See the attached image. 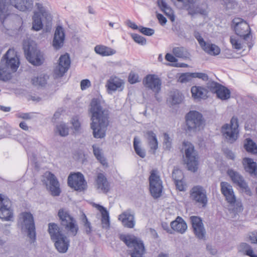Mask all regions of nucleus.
Segmentation results:
<instances>
[{
	"label": "nucleus",
	"mask_w": 257,
	"mask_h": 257,
	"mask_svg": "<svg viewBox=\"0 0 257 257\" xmlns=\"http://www.w3.org/2000/svg\"><path fill=\"white\" fill-rule=\"evenodd\" d=\"M240 251L243 252L244 255L249 257H257V255L254 253L251 246L248 243L242 242L239 245Z\"/></svg>",
	"instance_id": "nucleus-38"
},
{
	"label": "nucleus",
	"mask_w": 257,
	"mask_h": 257,
	"mask_svg": "<svg viewBox=\"0 0 257 257\" xmlns=\"http://www.w3.org/2000/svg\"><path fill=\"white\" fill-rule=\"evenodd\" d=\"M175 161V159H170L169 161L168 170H172V177L174 182V185L176 189H177V175L176 171H177V168L175 166L173 165V164Z\"/></svg>",
	"instance_id": "nucleus-46"
},
{
	"label": "nucleus",
	"mask_w": 257,
	"mask_h": 257,
	"mask_svg": "<svg viewBox=\"0 0 257 257\" xmlns=\"http://www.w3.org/2000/svg\"><path fill=\"white\" fill-rule=\"evenodd\" d=\"M65 32L61 26H58L55 30L52 45L56 50H59L63 47L65 40Z\"/></svg>",
	"instance_id": "nucleus-21"
},
{
	"label": "nucleus",
	"mask_w": 257,
	"mask_h": 257,
	"mask_svg": "<svg viewBox=\"0 0 257 257\" xmlns=\"http://www.w3.org/2000/svg\"><path fill=\"white\" fill-rule=\"evenodd\" d=\"M90 111L92 121L90 127L93 137L96 139L104 138L109 124V111L102 107L99 98H94L90 103Z\"/></svg>",
	"instance_id": "nucleus-1"
},
{
	"label": "nucleus",
	"mask_w": 257,
	"mask_h": 257,
	"mask_svg": "<svg viewBox=\"0 0 257 257\" xmlns=\"http://www.w3.org/2000/svg\"><path fill=\"white\" fill-rule=\"evenodd\" d=\"M121 85V80L116 78L109 79L107 83V89L110 91L116 90Z\"/></svg>",
	"instance_id": "nucleus-41"
},
{
	"label": "nucleus",
	"mask_w": 257,
	"mask_h": 257,
	"mask_svg": "<svg viewBox=\"0 0 257 257\" xmlns=\"http://www.w3.org/2000/svg\"><path fill=\"white\" fill-rule=\"evenodd\" d=\"M182 150L184 152V162L187 169L192 172H196L198 169L199 157L194 146L191 142L184 141Z\"/></svg>",
	"instance_id": "nucleus-2"
},
{
	"label": "nucleus",
	"mask_w": 257,
	"mask_h": 257,
	"mask_svg": "<svg viewBox=\"0 0 257 257\" xmlns=\"http://www.w3.org/2000/svg\"><path fill=\"white\" fill-rule=\"evenodd\" d=\"M243 165L245 171L251 176H257V164L249 158L243 159Z\"/></svg>",
	"instance_id": "nucleus-25"
},
{
	"label": "nucleus",
	"mask_w": 257,
	"mask_h": 257,
	"mask_svg": "<svg viewBox=\"0 0 257 257\" xmlns=\"http://www.w3.org/2000/svg\"><path fill=\"white\" fill-rule=\"evenodd\" d=\"M172 52L174 54L173 55L172 54L170 53H167L165 55V59L170 62L172 63H175L177 62V47H174L173 49Z\"/></svg>",
	"instance_id": "nucleus-55"
},
{
	"label": "nucleus",
	"mask_w": 257,
	"mask_h": 257,
	"mask_svg": "<svg viewBox=\"0 0 257 257\" xmlns=\"http://www.w3.org/2000/svg\"><path fill=\"white\" fill-rule=\"evenodd\" d=\"M128 81L131 84H134L139 81V76L138 74L135 73H130L128 76Z\"/></svg>",
	"instance_id": "nucleus-62"
},
{
	"label": "nucleus",
	"mask_w": 257,
	"mask_h": 257,
	"mask_svg": "<svg viewBox=\"0 0 257 257\" xmlns=\"http://www.w3.org/2000/svg\"><path fill=\"white\" fill-rule=\"evenodd\" d=\"M53 242L56 248L59 252L65 253L67 252L69 246L70 240L65 235L56 239Z\"/></svg>",
	"instance_id": "nucleus-26"
},
{
	"label": "nucleus",
	"mask_w": 257,
	"mask_h": 257,
	"mask_svg": "<svg viewBox=\"0 0 257 257\" xmlns=\"http://www.w3.org/2000/svg\"><path fill=\"white\" fill-rule=\"evenodd\" d=\"M119 239L129 248L128 251L131 257H144L145 248L142 240L130 234H120Z\"/></svg>",
	"instance_id": "nucleus-3"
},
{
	"label": "nucleus",
	"mask_w": 257,
	"mask_h": 257,
	"mask_svg": "<svg viewBox=\"0 0 257 257\" xmlns=\"http://www.w3.org/2000/svg\"><path fill=\"white\" fill-rule=\"evenodd\" d=\"M227 174L232 183L244 191L248 195L251 194V191L243 177L238 172L232 169H228Z\"/></svg>",
	"instance_id": "nucleus-17"
},
{
	"label": "nucleus",
	"mask_w": 257,
	"mask_h": 257,
	"mask_svg": "<svg viewBox=\"0 0 257 257\" xmlns=\"http://www.w3.org/2000/svg\"><path fill=\"white\" fill-rule=\"evenodd\" d=\"M95 182L97 189H100L105 193L109 191V184L104 173H98L97 174Z\"/></svg>",
	"instance_id": "nucleus-23"
},
{
	"label": "nucleus",
	"mask_w": 257,
	"mask_h": 257,
	"mask_svg": "<svg viewBox=\"0 0 257 257\" xmlns=\"http://www.w3.org/2000/svg\"><path fill=\"white\" fill-rule=\"evenodd\" d=\"M95 52L102 56H110L116 53V51L111 48L103 45H96L94 48Z\"/></svg>",
	"instance_id": "nucleus-33"
},
{
	"label": "nucleus",
	"mask_w": 257,
	"mask_h": 257,
	"mask_svg": "<svg viewBox=\"0 0 257 257\" xmlns=\"http://www.w3.org/2000/svg\"><path fill=\"white\" fill-rule=\"evenodd\" d=\"M195 2H196V0H178V5L179 3H182L183 9L186 10Z\"/></svg>",
	"instance_id": "nucleus-59"
},
{
	"label": "nucleus",
	"mask_w": 257,
	"mask_h": 257,
	"mask_svg": "<svg viewBox=\"0 0 257 257\" xmlns=\"http://www.w3.org/2000/svg\"><path fill=\"white\" fill-rule=\"evenodd\" d=\"M20 63L17 52L14 49H9L3 56L0 62L2 70H5V71H7L8 74L16 72Z\"/></svg>",
	"instance_id": "nucleus-6"
},
{
	"label": "nucleus",
	"mask_w": 257,
	"mask_h": 257,
	"mask_svg": "<svg viewBox=\"0 0 257 257\" xmlns=\"http://www.w3.org/2000/svg\"><path fill=\"white\" fill-rule=\"evenodd\" d=\"M190 219L195 236L199 239H205L206 231L201 218L193 216L191 217Z\"/></svg>",
	"instance_id": "nucleus-20"
},
{
	"label": "nucleus",
	"mask_w": 257,
	"mask_h": 257,
	"mask_svg": "<svg viewBox=\"0 0 257 257\" xmlns=\"http://www.w3.org/2000/svg\"><path fill=\"white\" fill-rule=\"evenodd\" d=\"M194 36L198 41L201 48L206 45V42L204 40L203 38L202 37L200 33L199 32L196 31H194Z\"/></svg>",
	"instance_id": "nucleus-58"
},
{
	"label": "nucleus",
	"mask_w": 257,
	"mask_h": 257,
	"mask_svg": "<svg viewBox=\"0 0 257 257\" xmlns=\"http://www.w3.org/2000/svg\"><path fill=\"white\" fill-rule=\"evenodd\" d=\"M190 54L184 47H178V58L184 59L189 58Z\"/></svg>",
	"instance_id": "nucleus-56"
},
{
	"label": "nucleus",
	"mask_w": 257,
	"mask_h": 257,
	"mask_svg": "<svg viewBox=\"0 0 257 257\" xmlns=\"http://www.w3.org/2000/svg\"><path fill=\"white\" fill-rule=\"evenodd\" d=\"M150 191L154 198H158L162 195L163 185L160 176L157 171L153 170L149 177Z\"/></svg>",
	"instance_id": "nucleus-14"
},
{
	"label": "nucleus",
	"mask_w": 257,
	"mask_h": 257,
	"mask_svg": "<svg viewBox=\"0 0 257 257\" xmlns=\"http://www.w3.org/2000/svg\"><path fill=\"white\" fill-rule=\"evenodd\" d=\"M13 217L14 210L11 201L0 194V219L4 221H10Z\"/></svg>",
	"instance_id": "nucleus-13"
},
{
	"label": "nucleus",
	"mask_w": 257,
	"mask_h": 257,
	"mask_svg": "<svg viewBox=\"0 0 257 257\" xmlns=\"http://www.w3.org/2000/svg\"><path fill=\"white\" fill-rule=\"evenodd\" d=\"M49 76L46 74H41L32 79V83L35 86H44L46 83Z\"/></svg>",
	"instance_id": "nucleus-36"
},
{
	"label": "nucleus",
	"mask_w": 257,
	"mask_h": 257,
	"mask_svg": "<svg viewBox=\"0 0 257 257\" xmlns=\"http://www.w3.org/2000/svg\"><path fill=\"white\" fill-rule=\"evenodd\" d=\"M70 66V59L68 53L61 55L59 59L58 65L54 70L56 78L62 77L68 71Z\"/></svg>",
	"instance_id": "nucleus-18"
},
{
	"label": "nucleus",
	"mask_w": 257,
	"mask_h": 257,
	"mask_svg": "<svg viewBox=\"0 0 257 257\" xmlns=\"http://www.w3.org/2000/svg\"><path fill=\"white\" fill-rule=\"evenodd\" d=\"M23 49L27 60L34 66L41 65L44 61L43 53L35 45L24 44Z\"/></svg>",
	"instance_id": "nucleus-9"
},
{
	"label": "nucleus",
	"mask_w": 257,
	"mask_h": 257,
	"mask_svg": "<svg viewBox=\"0 0 257 257\" xmlns=\"http://www.w3.org/2000/svg\"><path fill=\"white\" fill-rule=\"evenodd\" d=\"M69 127L68 125L63 122H61L56 126V132L61 137H66L69 134Z\"/></svg>",
	"instance_id": "nucleus-44"
},
{
	"label": "nucleus",
	"mask_w": 257,
	"mask_h": 257,
	"mask_svg": "<svg viewBox=\"0 0 257 257\" xmlns=\"http://www.w3.org/2000/svg\"><path fill=\"white\" fill-rule=\"evenodd\" d=\"M139 31L143 34L148 36H152L155 33V30L153 29L144 27L142 26H139Z\"/></svg>",
	"instance_id": "nucleus-57"
},
{
	"label": "nucleus",
	"mask_w": 257,
	"mask_h": 257,
	"mask_svg": "<svg viewBox=\"0 0 257 257\" xmlns=\"http://www.w3.org/2000/svg\"><path fill=\"white\" fill-rule=\"evenodd\" d=\"M192 74H193V77H194V78H197L204 81H207L209 79L208 75L204 73L194 72L192 73Z\"/></svg>",
	"instance_id": "nucleus-60"
},
{
	"label": "nucleus",
	"mask_w": 257,
	"mask_h": 257,
	"mask_svg": "<svg viewBox=\"0 0 257 257\" xmlns=\"http://www.w3.org/2000/svg\"><path fill=\"white\" fill-rule=\"evenodd\" d=\"M42 15L40 13H34L33 16V29L38 31L43 28V25L42 21Z\"/></svg>",
	"instance_id": "nucleus-34"
},
{
	"label": "nucleus",
	"mask_w": 257,
	"mask_h": 257,
	"mask_svg": "<svg viewBox=\"0 0 257 257\" xmlns=\"http://www.w3.org/2000/svg\"><path fill=\"white\" fill-rule=\"evenodd\" d=\"M244 148L249 153L253 154H257V146L256 144L250 138H247L245 140Z\"/></svg>",
	"instance_id": "nucleus-37"
},
{
	"label": "nucleus",
	"mask_w": 257,
	"mask_h": 257,
	"mask_svg": "<svg viewBox=\"0 0 257 257\" xmlns=\"http://www.w3.org/2000/svg\"><path fill=\"white\" fill-rule=\"evenodd\" d=\"M222 4L225 7L226 10H232L237 6V3L234 0H222Z\"/></svg>",
	"instance_id": "nucleus-52"
},
{
	"label": "nucleus",
	"mask_w": 257,
	"mask_h": 257,
	"mask_svg": "<svg viewBox=\"0 0 257 257\" xmlns=\"http://www.w3.org/2000/svg\"><path fill=\"white\" fill-rule=\"evenodd\" d=\"M81 221L83 224L85 232L88 235H90L92 231V227L91 223L88 221L86 215L82 212L81 215Z\"/></svg>",
	"instance_id": "nucleus-39"
},
{
	"label": "nucleus",
	"mask_w": 257,
	"mask_h": 257,
	"mask_svg": "<svg viewBox=\"0 0 257 257\" xmlns=\"http://www.w3.org/2000/svg\"><path fill=\"white\" fill-rule=\"evenodd\" d=\"M220 191L221 193L225 198L226 201L230 205H234L236 203V211H241L243 207L241 202H236L232 186L227 182H221L220 183Z\"/></svg>",
	"instance_id": "nucleus-11"
},
{
	"label": "nucleus",
	"mask_w": 257,
	"mask_h": 257,
	"mask_svg": "<svg viewBox=\"0 0 257 257\" xmlns=\"http://www.w3.org/2000/svg\"><path fill=\"white\" fill-rule=\"evenodd\" d=\"M143 83L146 88L154 93L155 98L158 102L162 101V97L159 96L161 90L162 81L159 77L155 74H148L144 78Z\"/></svg>",
	"instance_id": "nucleus-10"
},
{
	"label": "nucleus",
	"mask_w": 257,
	"mask_h": 257,
	"mask_svg": "<svg viewBox=\"0 0 257 257\" xmlns=\"http://www.w3.org/2000/svg\"><path fill=\"white\" fill-rule=\"evenodd\" d=\"M219 89L216 93L218 98L221 100H226L230 98V91L227 88L221 85Z\"/></svg>",
	"instance_id": "nucleus-40"
},
{
	"label": "nucleus",
	"mask_w": 257,
	"mask_h": 257,
	"mask_svg": "<svg viewBox=\"0 0 257 257\" xmlns=\"http://www.w3.org/2000/svg\"><path fill=\"white\" fill-rule=\"evenodd\" d=\"M131 37L133 40L137 43L141 45H145L147 43L146 39L137 34H132Z\"/></svg>",
	"instance_id": "nucleus-54"
},
{
	"label": "nucleus",
	"mask_w": 257,
	"mask_h": 257,
	"mask_svg": "<svg viewBox=\"0 0 257 257\" xmlns=\"http://www.w3.org/2000/svg\"><path fill=\"white\" fill-rule=\"evenodd\" d=\"M8 3L6 0H0V20L4 21L9 15L8 12Z\"/></svg>",
	"instance_id": "nucleus-42"
},
{
	"label": "nucleus",
	"mask_w": 257,
	"mask_h": 257,
	"mask_svg": "<svg viewBox=\"0 0 257 257\" xmlns=\"http://www.w3.org/2000/svg\"><path fill=\"white\" fill-rule=\"evenodd\" d=\"M190 197L195 204L205 208L208 203L206 190L201 186H194L190 191Z\"/></svg>",
	"instance_id": "nucleus-12"
},
{
	"label": "nucleus",
	"mask_w": 257,
	"mask_h": 257,
	"mask_svg": "<svg viewBox=\"0 0 257 257\" xmlns=\"http://www.w3.org/2000/svg\"><path fill=\"white\" fill-rule=\"evenodd\" d=\"M186 134L196 133L203 128L205 120L203 115L196 110H190L185 115Z\"/></svg>",
	"instance_id": "nucleus-4"
},
{
	"label": "nucleus",
	"mask_w": 257,
	"mask_h": 257,
	"mask_svg": "<svg viewBox=\"0 0 257 257\" xmlns=\"http://www.w3.org/2000/svg\"><path fill=\"white\" fill-rule=\"evenodd\" d=\"M157 4L166 16H167L172 21L175 20V16L173 10L167 5L164 0H158Z\"/></svg>",
	"instance_id": "nucleus-31"
},
{
	"label": "nucleus",
	"mask_w": 257,
	"mask_h": 257,
	"mask_svg": "<svg viewBox=\"0 0 257 257\" xmlns=\"http://www.w3.org/2000/svg\"><path fill=\"white\" fill-rule=\"evenodd\" d=\"M36 6L39 12H35V13H40L42 17L44 18L47 22L52 21V17L51 14L46 10L45 8L43 7V5L40 3H36Z\"/></svg>",
	"instance_id": "nucleus-43"
},
{
	"label": "nucleus",
	"mask_w": 257,
	"mask_h": 257,
	"mask_svg": "<svg viewBox=\"0 0 257 257\" xmlns=\"http://www.w3.org/2000/svg\"><path fill=\"white\" fill-rule=\"evenodd\" d=\"M146 135L150 149L153 150V154H155L158 148V142L156 135L152 131H147Z\"/></svg>",
	"instance_id": "nucleus-32"
},
{
	"label": "nucleus",
	"mask_w": 257,
	"mask_h": 257,
	"mask_svg": "<svg viewBox=\"0 0 257 257\" xmlns=\"http://www.w3.org/2000/svg\"><path fill=\"white\" fill-rule=\"evenodd\" d=\"M164 144L167 149H170L171 148V143L170 141V138L169 135L167 133L164 134Z\"/></svg>",
	"instance_id": "nucleus-63"
},
{
	"label": "nucleus",
	"mask_w": 257,
	"mask_h": 257,
	"mask_svg": "<svg viewBox=\"0 0 257 257\" xmlns=\"http://www.w3.org/2000/svg\"><path fill=\"white\" fill-rule=\"evenodd\" d=\"M221 84L214 81H209L206 83V89L213 93L216 94Z\"/></svg>",
	"instance_id": "nucleus-47"
},
{
	"label": "nucleus",
	"mask_w": 257,
	"mask_h": 257,
	"mask_svg": "<svg viewBox=\"0 0 257 257\" xmlns=\"http://www.w3.org/2000/svg\"><path fill=\"white\" fill-rule=\"evenodd\" d=\"M207 4L202 3L200 5H197L196 2L193 3L192 6H190L186 9L188 12V14L190 15H194L196 14H200L202 15H207Z\"/></svg>",
	"instance_id": "nucleus-28"
},
{
	"label": "nucleus",
	"mask_w": 257,
	"mask_h": 257,
	"mask_svg": "<svg viewBox=\"0 0 257 257\" xmlns=\"http://www.w3.org/2000/svg\"><path fill=\"white\" fill-rule=\"evenodd\" d=\"M10 2L11 5L22 12L30 11L33 7V0H10Z\"/></svg>",
	"instance_id": "nucleus-24"
},
{
	"label": "nucleus",
	"mask_w": 257,
	"mask_h": 257,
	"mask_svg": "<svg viewBox=\"0 0 257 257\" xmlns=\"http://www.w3.org/2000/svg\"><path fill=\"white\" fill-rule=\"evenodd\" d=\"M167 103L170 107L175 108L177 105V95L175 92H171L167 100Z\"/></svg>",
	"instance_id": "nucleus-49"
},
{
	"label": "nucleus",
	"mask_w": 257,
	"mask_h": 257,
	"mask_svg": "<svg viewBox=\"0 0 257 257\" xmlns=\"http://www.w3.org/2000/svg\"><path fill=\"white\" fill-rule=\"evenodd\" d=\"M193 74L192 73L186 72L182 73L179 76L178 81H179L181 83H186L191 81L192 79L194 78L193 77Z\"/></svg>",
	"instance_id": "nucleus-53"
},
{
	"label": "nucleus",
	"mask_w": 257,
	"mask_h": 257,
	"mask_svg": "<svg viewBox=\"0 0 257 257\" xmlns=\"http://www.w3.org/2000/svg\"><path fill=\"white\" fill-rule=\"evenodd\" d=\"M140 143V141L135 137L134 139L133 144L134 148L136 153L141 158H144L146 157V153L144 149H142L139 144Z\"/></svg>",
	"instance_id": "nucleus-45"
},
{
	"label": "nucleus",
	"mask_w": 257,
	"mask_h": 257,
	"mask_svg": "<svg viewBox=\"0 0 257 257\" xmlns=\"http://www.w3.org/2000/svg\"><path fill=\"white\" fill-rule=\"evenodd\" d=\"M187 229V225L183 218L178 216V232L183 233Z\"/></svg>",
	"instance_id": "nucleus-51"
},
{
	"label": "nucleus",
	"mask_w": 257,
	"mask_h": 257,
	"mask_svg": "<svg viewBox=\"0 0 257 257\" xmlns=\"http://www.w3.org/2000/svg\"><path fill=\"white\" fill-rule=\"evenodd\" d=\"M192 96L194 99H205L208 97V91L204 87L193 86L191 88Z\"/></svg>",
	"instance_id": "nucleus-27"
},
{
	"label": "nucleus",
	"mask_w": 257,
	"mask_h": 257,
	"mask_svg": "<svg viewBox=\"0 0 257 257\" xmlns=\"http://www.w3.org/2000/svg\"><path fill=\"white\" fill-rule=\"evenodd\" d=\"M45 175L47 180L49 182V185L47 188L50 192L51 195L53 196H59L61 190L57 178L51 172H47Z\"/></svg>",
	"instance_id": "nucleus-19"
},
{
	"label": "nucleus",
	"mask_w": 257,
	"mask_h": 257,
	"mask_svg": "<svg viewBox=\"0 0 257 257\" xmlns=\"http://www.w3.org/2000/svg\"><path fill=\"white\" fill-rule=\"evenodd\" d=\"M58 216L62 227L70 232L73 236H75L78 231V226L74 217L63 208L59 209Z\"/></svg>",
	"instance_id": "nucleus-8"
},
{
	"label": "nucleus",
	"mask_w": 257,
	"mask_h": 257,
	"mask_svg": "<svg viewBox=\"0 0 257 257\" xmlns=\"http://www.w3.org/2000/svg\"><path fill=\"white\" fill-rule=\"evenodd\" d=\"M202 49L211 55H217L220 52V48L217 45L213 44L206 43V45L202 47Z\"/></svg>",
	"instance_id": "nucleus-35"
},
{
	"label": "nucleus",
	"mask_w": 257,
	"mask_h": 257,
	"mask_svg": "<svg viewBox=\"0 0 257 257\" xmlns=\"http://www.w3.org/2000/svg\"><path fill=\"white\" fill-rule=\"evenodd\" d=\"M232 22L234 25V30L236 35L242 38L245 41H247L250 36V29L249 25L240 18H235Z\"/></svg>",
	"instance_id": "nucleus-15"
},
{
	"label": "nucleus",
	"mask_w": 257,
	"mask_h": 257,
	"mask_svg": "<svg viewBox=\"0 0 257 257\" xmlns=\"http://www.w3.org/2000/svg\"><path fill=\"white\" fill-rule=\"evenodd\" d=\"M248 238L251 243L257 244V231H252L249 233Z\"/></svg>",
	"instance_id": "nucleus-64"
},
{
	"label": "nucleus",
	"mask_w": 257,
	"mask_h": 257,
	"mask_svg": "<svg viewBox=\"0 0 257 257\" xmlns=\"http://www.w3.org/2000/svg\"><path fill=\"white\" fill-rule=\"evenodd\" d=\"M230 42L234 49L239 50L242 48V44L237 35L230 36Z\"/></svg>",
	"instance_id": "nucleus-48"
},
{
	"label": "nucleus",
	"mask_w": 257,
	"mask_h": 257,
	"mask_svg": "<svg viewBox=\"0 0 257 257\" xmlns=\"http://www.w3.org/2000/svg\"><path fill=\"white\" fill-rule=\"evenodd\" d=\"M71 123L73 128L75 132H78L81 127V123L78 120L77 117H73L72 119Z\"/></svg>",
	"instance_id": "nucleus-61"
},
{
	"label": "nucleus",
	"mask_w": 257,
	"mask_h": 257,
	"mask_svg": "<svg viewBox=\"0 0 257 257\" xmlns=\"http://www.w3.org/2000/svg\"><path fill=\"white\" fill-rule=\"evenodd\" d=\"M67 183L70 188L76 191H84L87 187L84 176L80 172L70 174L68 177Z\"/></svg>",
	"instance_id": "nucleus-16"
},
{
	"label": "nucleus",
	"mask_w": 257,
	"mask_h": 257,
	"mask_svg": "<svg viewBox=\"0 0 257 257\" xmlns=\"http://www.w3.org/2000/svg\"><path fill=\"white\" fill-rule=\"evenodd\" d=\"M238 127V119L235 116L232 117L229 123H225L222 126L221 133L227 143L233 144L237 140Z\"/></svg>",
	"instance_id": "nucleus-7"
},
{
	"label": "nucleus",
	"mask_w": 257,
	"mask_h": 257,
	"mask_svg": "<svg viewBox=\"0 0 257 257\" xmlns=\"http://www.w3.org/2000/svg\"><path fill=\"white\" fill-rule=\"evenodd\" d=\"M97 208L101 214V222L102 228L108 229L110 227V221L108 212L105 207L100 205H97Z\"/></svg>",
	"instance_id": "nucleus-30"
},
{
	"label": "nucleus",
	"mask_w": 257,
	"mask_h": 257,
	"mask_svg": "<svg viewBox=\"0 0 257 257\" xmlns=\"http://www.w3.org/2000/svg\"><path fill=\"white\" fill-rule=\"evenodd\" d=\"M171 228L168 226L166 223H163L162 227L164 229L167 230L168 233L171 234L174 233L177 230V218L171 223Z\"/></svg>",
	"instance_id": "nucleus-50"
},
{
	"label": "nucleus",
	"mask_w": 257,
	"mask_h": 257,
	"mask_svg": "<svg viewBox=\"0 0 257 257\" xmlns=\"http://www.w3.org/2000/svg\"><path fill=\"white\" fill-rule=\"evenodd\" d=\"M18 221L22 229L27 232L30 242L34 243L36 240V232L33 215L30 212H22L19 214Z\"/></svg>",
	"instance_id": "nucleus-5"
},
{
	"label": "nucleus",
	"mask_w": 257,
	"mask_h": 257,
	"mask_svg": "<svg viewBox=\"0 0 257 257\" xmlns=\"http://www.w3.org/2000/svg\"><path fill=\"white\" fill-rule=\"evenodd\" d=\"M48 231L53 241L65 235L60 230L58 224L55 223H49L48 224Z\"/></svg>",
	"instance_id": "nucleus-29"
},
{
	"label": "nucleus",
	"mask_w": 257,
	"mask_h": 257,
	"mask_svg": "<svg viewBox=\"0 0 257 257\" xmlns=\"http://www.w3.org/2000/svg\"><path fill=\"white\" fill-rule=\"evenodd\" d=\"M118 219L120 220L122 225L127 228H133L135 225V214L131 210H127L118 216Z\"/></svg>",
	"instance_id": "nucleus-22"
}]
</instances>
